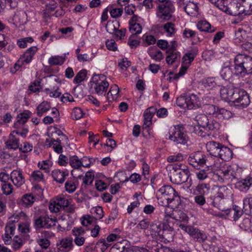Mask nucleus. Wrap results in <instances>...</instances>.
<instances>
[{
    "mask_svg": "<svg viewBox=\"0 0 252 252\" xmlns=\"http://www.w3.org/2000/svg\"><path fill=\"white\" fill-rule=\"evenodd\" d=\"M221 98L225 101L231 102L239 108H244L250 104L248 93L244 90L233 85L222 87L220 89Z\"/></svg>",
    "mask_w": 252,
    "mask_h": 252,
    "instance_id": "f257e3e1",
    "label": "nucleus"
},
{
    "mask_svg": "<svg viewBox=\"0 0 252 252\" xmlns=\"http://www.w3.org/2000/svg\"><path fill=\"white\" fill-rule=\"evenodd\" d=\"M157 198L158 204L163 207H177L181 203L180 196L169 185H164L159 188L157 193Z\"/></svg>",
    "mask_w": 252,
    "mask_h": 252,
    "instance_id": "f03ea898",
    "label": "nucleus"
},
{
    "mask_svg": "<svg viewBox=\"0 0 252 252\" xmlns=\"http://www.w3.org/2000/svg\"><path fill=\"white\" fill-rule=\"evenodd\" d=\"M242 168L237 164L230 165L225 163L219 175L215 176V181L220 183H228L234 180L238 179L242 176Z\"/></svg>",
    "mask_w": 252,
    "mask_h": 252,
    "instance_id": "7ed1b4c3",
    "label": "nucleus"
},
{
    "mask_svg": "<svg viewBox=\"0 0 252 252\" xmlns=\"http://www.w3.org/2000/svg\"><path fill=\"white\" fill-rule=\"evenodd\" d=\"M234 74L236 76L243 77L252 73V57L244 54L236 56L234 60Z\"/></svg>",
    "mask_w": 252,
    "mask_h": 252,
    "instance_id": "20e7f679",
    "label": "nucleus"
},
{
    "mask_svg": "<svg viewBox=\"0 0 252 252\" xmlns=\"http://www.w3.org/2000/svg\"><path fill=\"white\" fill-rule=\"evenodd\" d=\"M177 104L181 108L196 109L201 106L199 97L194 94L180 96L176 99Z\"/></svg>",
    "mask_w": 252,
    "mask_h": 252,
    "instance_id": "39448f33",
    "label": "nucleus"
},
{
    "mask_svg": "<svg viewBox=\"0 0 252 252\" xmlns=\"http://www.w3.org/2000/svg\"><path fill=\"white\" fill-rule=\"evenodd\" d=\"M91 86L98 95H104L109 87L106 77L103 74L94 75L90 82Z\"/></svg>",
    "mask_w": 252,
    "mask_h": 252,
    "instance_id": "423d86ee",
    "label": "nucleus"
},
{
    "mask_svg": "<svg viewBox=\"0 0 252 252\" xmlns=\"http://www.w3.org/2000/svg\"><path fill=\"white\" fill-rule=\"evenodd\" d=\"M169 138L170 140L177 144L183 145L185 144L188 140V137L182 125L175 126L170 131Z\"/></svg>",
    "mask_w": 252,
    "mask_h": 252,
    "instance_id": "0eeeda50",
    "label": "nucleus"
},
{
    "mask_svg": "<svg viewBox=\"0 0 252 252\" xmlns=\"http://www.w3.org/2000/svg\"><path fill=\"white\" fill-rule=\"evenodd\" d=\"M226 163L218 157L208 156L206 167L208 170L213 173V179L215 181V176L219 175Z\"/></svg>",
    "mask_w": 252,
    "mask_h": 252,
    "instance_id": "6e6552de",
    "label": "nucleus"
},
{
    "mask_svg": "<svg viewBox=\"0 0 252 252\" xmlns=\"http://www.w3.org/2000/svg\"><path fill=\"white\" fill-rule=\"evenodd\" d=\"M179 227L181 229L187 232L196 241L201 243L207 240L208 236L203 231L190 225H186L180 224Z\"/></svg>",
    "mask_w": 252,
    "mask_h": 252,
    "instance_id": "1a4fd4ad",
    "label": "nucleus"
},
{
    "mask_svg": "<svg viewBox=\"0 0 252 252\" xmlns=\"http://www.w3.org/2000/svg\"><path fill=\"white\" fill-rule=\"evenodd\" d=\"M57 219L55 217L50 218L47 215L41 216L34 219V226L36 230L41 228L49 229L56 225Z\"/></svg>",
    "mask_w": 252,
    "mask_h": 252,
    "instance_id": "9d476101",
    "label": "nucleus"
},
{
    "mask_svg": "<svg viewBox=\"0 0 252 252\" xmlns=\"http://www.w3.org/2000/svg\"><path fill=\"white\" fill-rule=\"evenodd\" d=\"M37 50L36 46H32L28 48L15 64L14 68L16 70H19L22 66L31 63Z\"/></svg>",
    "mask_w": 252,
    "mask_h": 252,
    "instance_id": "9b49d317",
    "label": "nucleus"
},
{
    "mask_svg": "<svg viewBox=\"0 0 252 252\" xmlns=\"http://www.w3.org/2000/svg\"><path fill=\"white\" fill-rule=\"evenodd\" d=\"M68 204L67 199L63 195H58L50 200L49 209L52 213H57L61 209H63L67 207Z\"/></svg>",
    "mask_w": 252,
    "mask_h": 252,
    "instance_id": "f8f14e48",
    "label": "nucleus"
},
{
    "mask_svg": "<svg viewBox=\"0 0 252 252\" xmlns=\"http://www.w3.org/2000/svg\"><path fill=\"white\" fill-rule=\"evenodd\" d=\"M174 11V7L172 3L166 2L158 6L157 16L162 21L168 20L171 18Z\"/></svg>",
    "mask_w": 252,
    "mask_h": 252,
    "instance_id": "ddd939ff",
    "label": "nucleus"
},
{
    "mask_svg": "<svg viewBox=\"0 0 252 252\" xmlns=\"http://www.w3.org/2000/svg\"><path fill=\"white\" fill-rule=\"evenodd\" d=\"M174 166L173 169L175 171L173 172L172 175L170 176V179L172 183L181 185L187 181L189 178V171L187 170H180L181 165Z\"/></svg>",
    "mask_w": 252,
    "mask_h": 252,
    "instance_id": "4468645a",
    "label": "nucleus"
},
{
    "mask_svg": "<svg viewBox=\"0 0 252 252\" xmlns=\"http://www.w3.org/2000/svg\"><path fill=\"white\" fill-rule=\"evenodd\" d=\"M208 156L200 152H197L190 155L188 161L189 164L195 168L198 169L204 165L206 166Z\"/></svg>",
    "mask_w": 252,
    "mask_h": 252,
    "instance_id": "2eb2a0df",
    "label": "nucleus"
},
{
    "mask_svg": "<svg viewBox=\"0 0 252 252\" xmlns=\"http://www.w3.org/2000/svg\"><path fill=\"white\" fill-rule=\"evenodd\" d=\"M245 10H246L244 1H242V3L233 2L229 7L227 14L243 18L244 16L247 15Z\"/></svg>",
    "mask_w": 252,
    "mask_h": 252,
    "instance_id": "dca6fc26",
    "label": "nucleus"
},
{
    "mask_svg": "<svg viewBox=\"0 0 252 252\" xmlns=\"http://www.w3.org/2000/svg\"><path fill=\"white\" fill-rule=\"evenodd\" d=\"M56 247L58 252H69L74 247L72 238L66 237L59 240Z\"/></svg>",
    "mask_w": 252,
    "mask_h": 252,
    "instance_id": "f3484780",
    "label": "nucleus"
},
{
    "mask_svg": "<svg viewBox=\"0 0 252 252\" xmlns=\"http://www.w3.org/2000/svg\"><path fill=\"white\" fill-rule=\"evenodd\" d=\"M162 229L158 240L167 243L173 240L175 234L174 229L168 223H162Z\"/></svg>",
    "mask_w": 252,
    "mask_h": 252,
    "instance_id": "a211bd4d",
    "label": "nucleus"
},
{
    "mask_svg": "<svg viewBox=\"0 0 252 252\" xmlns=\"http://www.w3.org/2000/svg\"><path fill=\"white\" fill-rule=\"evenodd\" d=\"M210 199L211 201V205L214 207H216L221 210L222 212H224L226 215H229L231 211L230 209H226L225 206V199L219 197L216 195H211Z\"/></svg>",
    "mask_w": 252,
    "mask_h": 252,
    "instance_id": "6ab92c4d",
    "label": "nucleus"
},
{
    "mask_svg": "<svg viewBox=\"0 0 252 252\" xmlns=\"http://www.w3.org/2000/svg\"><path fill=\"white\" fill-rule=\"evenodd\" d=\"M10 180L13 185L18 188L20 187L25 183L23 172L20 169L13 170L11 172Z\"/></svg>",
    "mask_w": 252,
    "mask_h": 252,
    "instance_id": "aec40b11",
    "label": "nucleus"
},
{
    "mask_svg": "<svg viewBox=\"0 0 252 252\" xmlns=\"http://www.w3.org/2000/svg\"><path fill=\"white\" fill-rule=\"evenodd\" d=\"M9 21L16 26L24 25L27 21L26 13L23 11H17L9 18Z\"/></svg>",
    "mask_w": 252,
    "mask_h": 252,
    "instance_id": "412c9836",
    "label": "nucleus"
},
{
    "mask_svg": "<svg viewBox=\"0 0 252 252\" xmlns=\"http://www.w3.org/2000/svg\"><path fill=\"white\" fill-rule=\"evenodd\" d=\"M220 80L218 77H206L200 81V84L207 90H212L220 86Z\"/></svg>",
    "mask_w": 252,
    "mask_h": 252,
    "instance_id": "4be33fe9",
    "label": "nucleus"
},
{
    "mask_svg": "<svg viewBox=\"0 0 252 252\" xmlns=\"http://www.w3.org/2000/svg\"><path fill=\"white\" fill-rule=\"evenodd\" d=\"M198 53L197 47H191L184 54L182 58V63L190 66Z\"/></svg>",
    "mask_w": 252,
    "mask_h": 252,
    "instance_id": "5701e85b",
    "label": "nucleus"
},
{
    "mask_svg": "<svg viewBox=\"0 0 252 252\" xmlns=\"http://www.w3.org/2000/svg\"><path fill=\"white\" fill-rule=\"evenodd\" d=\"M51 175L54 181L62 184L64 183L66 177L69 175V172L66 169L60 170L56 169L52 171Z\"/></svg>",
    "mask_w": 252,
    "mask_h": 252,
    "instance_id": "b1692460",
    "label": "nucleus"
},
{
    "mask_svg": "<svg viewBox=\"0 0 252 252\" xmlns=\"http://www.w3.org/2000/svg\"><path fill=\"white\" fill-rule=\"evenodd\" d=\"M220 75L223 79L226 80H229L233 75H235L230 63L226 62L223 63L220 71Z\"/></svg>",
    "mask_w": 252,
    "mask_h": 252,
    "instance_id": "393cba45",
    "label": "nucleus"
},
{
    "mask_svg": "<svg viewBox=\"0 0 252 252\" xmlns=\"http://www.w3.org/2000/svg\"><path fill=\"white\" fill-rule=\"evenodd\" d=\"M221 146V144L214 141L208 142L206 144V148L207 152L210 154L209 156L218 157Z\"/></svg>",
    "mask_w": 252,
    "mask_h": 252,
    "instance_id": "a878e982",
    "label": "nucleus"
},
{
    "mask_svg": "<svg viewBox=\"0 0 252 252\" xmlns=\"http://www.w3.org/2000/svg\"><path fill=\"white\" fill-rule=\"evenodd\" d=\"M157 108L155 107H150L146 109L144 112V124L143 126H150L152 125V119L156 112Z\"/></svg>",
    "mask_w": 252,
    "mask_h": 252,
    "instance_id": "bb28decb",
    "label": "nucleus"
},
{
    "mask_svg": "<svg viewBox=\"0 0 252 252\" xmlns=\"http://www.w3.org/2000/svg\"><path fill=\"white\" fill-rule=\"evenodd\" d=\"M252 185V177H248L246 179L237 182L236 188L240 191L246 192Z\"/></svg>",
    "mask_w": 252,
    "mask_h": 252,
    "instance_id": "cd10ccee",
    "label": "nucleus"
},
{
    "mask_svg": "<svg viewBox=\"0 0 252 252\" xmlns=\"http://www.w3.org/2000/svg\"><path fill=\"white\" fill-rule=\"evenodd\" d=\"M162 223L153 222L150 225V233L153 238L158 240L162 229Z\"/></svg>",
    "mask_w": 252,
    "mask_h": 252,
    "instance_id": "c85d7f7f",
    "label": "nucleus"
},
{
    "mask_svg": "<svg viewBox=\"0 0 252 252\" xmlns=\"http://www.w3.org/2000/svg\"><path fill=\"white\" fill-rule=\"evenodd\" d=\"M218 157L222 161H228L232 157V151L230 148L222 145L219 151V154H218Z\"/></svg>",
    "mask_w": 252,
    "mask_h": 252,
    "instance_id": "c756f323",
    "label": "nucleus"
},
{
    "mask_svg": "<svg viewBox=\"0 0 252 252\" xmlns=\"http://www.w3.org/2000/svg\"><path fill=\"white\" fill-rule=\"evenodd\" d=\"M35 201V197L31 193H26L19 200V203L25 207H30Z\"/></svg>",
    "mask_w": 252,
    "mask_h": 252,
    "instance_id": "7c9ffc66",
    "label": "nucleus"
},
{
    "mask_svg": "<svg viewBox=\"0 0 252 252\" xmlns=\"http://www.w3.org/2000/svg\"><path fill=\"white\" fill-rule=\"evenodd\" d=\"M196 27L201 32H213L216 29L212 27L211 24L206 20H200L196 23Z\"/></svg>",
    "mask_w": 252,
    "mask_h": 252,
    "instance_id": "2f4dec72",
    "label": "nucleus"
},
{
    "mask_svg": "<svg viewBox=\"0 0 252 252\" xmlns=\"http://www.w3.org/2000/svg\"><path fill=\"white\" fill-rule=\"evenodd\" d=\"M163 223H168L171 221V220H175L176 207H164ZM178 208V207H177Z\"/></svg>",
    "mask_w": 252,
    "mask_h": 252,
    "instance_id": "473e14b6",
    "label": "nucleus"
},
{
    "mask_svg": "<svg viewBox=\"0 0 252 252\" xmlns=\"http://www.w3.org/2000/svg\"><path fill=\"white\" fill-rule=\"evenodd\" d=\"M162 28L164 33L167 37L174 36L177 32L175 24L171 22H167L164 24Z\"/></svg>",
    "mask_w": 252,
    "mask_h": 252,
    "instance_id": "72a5a7b5",
    "label": "nucleus"
},
{
    "mask_svg": "<svg viewBox=\"0 0 252 252\" xmlns=\"http://www.w3.org/2000/svg\"><path fill=\"white\" fill-rule=\"evenodd\" d=\"M5 144L8 149L16 150L19 148V139L15 134L11 133Z\"/></svg>",
    "mask_w": 252,
    "mask_h": 252,
    "instance_id": "f704fd0d",
    "label": "nucleus"
},
{
    "mask_svg": "<svg viewBox=\"0 0 252 252\" xmlns=\"http://www.w3.org/2000/svg\"><path fill=\"white\" fill-rule=\"evenodd\" d=\"M51 108V103L47 101H43L36 108V113L38 117H41L49 111Z\"/></svg>",
    "mask_w": 252,
    "mask_h": 252,
    "instance_id": "c9c22d12",
    "label": "nucleus"
},
{
    "mask_svg": "<svg viewBox=\"0 0 252 252\" xmlns=\"http://www.w3.org/2000/svg\"><path fill=\"white\" fill-rule=\"evenodd\" d=\"M213 189L216 191L215 195L224 199L231 194V190L225 186H216Z\"/></svg>",
    "mask_w": 252,
    "mask_h": 252,
    "instance_id": "e433bc0d",
    "label": "nucleus"
},
{
    "mask_svg": "<svg viewBox=\"0 0 252 252\" xmlns=\"http://www.w3.org/2000/svg\"><path fill=\"white\" fill-rule=\"evenodd\" d=\"M198 7L196 3L193 2H189L185 6H184V10L189 15L194 16L198 14Z\"/></svg>",
    "mask_w": 252,
    "mask_h": 252,
    "instance_id": "4c0bfd02",
    "label": "nucleus"
},
{
    "mask_svg": "<svg viewBox=\"0 0 252 252\" xmlns=\"http://www.w3.org/2000/svg\"><path fill=\"white\" fill-rule=\"evenodd\" d=\"M211 188L209 184H200L196 187L194 193L204 196L209 194Z\"/></svg>",
    "mask_w": 252,
    "mask_h": 252,
    "instance_id": "58836bf2",
    "label": "nucleus"
},
{
    "mask_svg": "<svg viewBox=\"0 0 252 252\" xmlns=\"http://www.w3.org/2000/svg\"><path fill=\"white\" fill-rule=\"evenodd\" d=\"M88 71L85 69L80 70L76 75L73 79L74 84L80 85L82 82L87 80Z\"/></svg>",
    "mask_w": 252,
    "mask_h": 252,
    "instance_id": "ea45409f",
    "label": "nucleus"
},
{
    "mask_svg": "<svg viewBox=\"0 0 252 252\" xmlns=\"http://www.w3.org/2000/svg\"><path fill=\"white\" fill-rule=\"evenodd\" d=\"M243 202L244 212L252 215V195H248L244 198Z\"/></svg>",
    "mask_w": 252,
    "mask_h": 252,
    "instance_id": "a19ab883",
    "label": "nucleus"
},
{
    "mask_svg": "<svg viewBox=\"0 0 252 252\" xmlns=\"http://www.w3.org/2000/svg\"><path fill=\"white\" fill-rule=\"evenodd\" d=\"M182 34L184 38L195 39L196 38L198 42L201 41L200 38L198 36V32L189 28H186L183 30Z\"/></svg>",
    "mask_w": 252,
    "mask_h": 252,
    "instance_id": "79ce46f5",
    "label": "nucleus"
},
{
    "mask_svg": "<svg viewBox=\"0 0 252 252\" xmlns=\"http://www.w3.org/2000/svg\"><path fill=\"white\" fill-rule=\"evenodd\" d=\"M216 118L220 120L229 119L233 116L232 113L227 109L222 108H219Z\"/></svg>",
    "mask_w": 252,
    "mask_h": 252,
    "instance_id": "37998d69",
    "label": "nucleus"
},
{
    "mask_svg": "<svg viewBox=\"0 0 252 252\" xmlns=\"http://www.w3.org/2000/svg\"><path fill=\"white\" fill-rule=\"evenodd\" d=\"M180 53L179 52H172L169 53L166 58V63L169 65H172L174 63H179L180 59Z\"/></svg>",
    "mask_w": 252,
    "mask_h": 252,
    "instance_id": "c03bdc74",
    "label": "nucleus"
},
{
    "mask_svg": "<svg viewBox=\"0 0 252 252\" xmlns=\"http://www.w3.org/2000/svg\"><path fill=\"white\" fill-rule=\"evenodd\" d=\"M119 88L116 85L112 86L107 94V98L109 101L116 100L119 97Z\"/></svg>",
    "mask_w": 252,
    "mask_h": 252,
    "instance_id": "a18cd8bd",
    "label": "nucleus"
},
{
    "mask_svg": "<svg viewBox=\"0 0 252 252\" xmlns=\"http://www.w3.org/2000/svg\"><path fill=\"white\" fill-rule=\"evenodd\" d=\"M220 125L219 122L214 119H210L209 123L206 125L204 129L208 131L210 134L212 131H217L220 128Z\"/></svg>",
    "mask_w": 252,
    "mask_h": 252,
    "instance_id": "49530a36",
    "label": "nucleus"
},
{
    "mask_svg": "<svg viewBox=\"0 0 252 252\" xmlns=\"http://www.w3.org/2000/svg\"><path fill=\"white\" fill-rule=\"evenodd\" d=\"M44 92L51 97L57 98L61 96V92H60L59 86H54L52 88H45Z\"/></svg>",
    "mask_w": 252,
    "mask_h": 252,
    "instance_id": "de8ad7c7",
    "label": "nucleus"
},
{
    "mask_svg": "<svg viewBox=\"0 0 252 252\" xmlns=\"http://www.w3.org/2000/svg\"><path fill=\"white\" fill-rule=\"evenodd\" d=\"M65 62V58L63 56H52L48 59V63L51 66L59 65L63 64Z\"/></svg>",
    "mask_w": 252,
    "mask_h": 252,
    "instance_id": "09e8293b",
    "label": "nucleus"
},
{
    "mask_svg": "<svg viewBox=\"0 0 252 252\" xmlns=\"http://www.w3.org/2000/svg\"><path fill=\"white\" fill-rule=\"evenodd\" d=\"M31 112L29 111H26L19 114L17 117V122L16 125L24 124L27 122L30 118Z\"/></svg>",
    "mask_w": 252,
    "mask_h": 252,
    "instance_id": "8fccbe9b",
    "label": "nucleus"
},
{
    "mask_svg": "<svg viewBox=\"0 0 252 252\" xmlns=\"http://www.w3.org/2000/svg\"><path fill=\"white\" fill-rule=\"evenodd\" d=\"M30 180L35 182L44 181V175L40 170H34L30 175Z\"/></svg>",
    "mask_w": 252,
    "mask_h": 252,
    "instance_id": "3c124183",
    "label": "nucleus"
},
{
    "mask_svg": "<svg viewBox=\"0 0 252 252\" xmlns=\"http://www.w3.org/2000/svg\"><path fill=\"white\" fill-rule=\"evenodd\" d=\"M196 120L198 126H202L204 128L206 126V125L209 123V119L205 114H200L196 117Z\"/></svg>",
    "mask_w": 252,
    "mask_h": 252,
    "instance_id": "603ef678",
    "label": "nucleus"
},
{
    "mask_svg": "<svg viewBox=\"0 0 252 252\" xmlns=\"http://www.w3.org/2000/svg\"><path fill=\"white\" fill-rule=\"evenodd\" d=\"M240 228L245 231H252V222L249 218H245L239 224Z\"/></svg>",
    "mask_w": 252,
    "mask_h": 252,
    "instance_id": "864d4df0",
    "label": "nucleus"
},
{
    "mask_svg": "<svg viewBox=\"0 0 252 252\" xmlns=\"http://www.w3.org/2000/svg\"><path fill=\"white\" fill-rule=\"evenodd\" d=\"M65 190L69 193H72L75 191L77 189V186L74 179L68 180L64 185Z\"/></svg>",
    "mask_w": 252,
    "mask_h": 252,
    "instance_id": "5fc2aeb1",
    "label": "nucleus"
},
{
    "mask_svg": "<svg viewBox=\"0 0 252 252\" xmlns=\"http://www.w3.org/2000/svg\"><path fill=\"white\" fill-rule=\"evenodd\" d=\"M188 219L186 213L176 208L175 220L186 222L188 221Z\"/></svg>",
    "mask_w": 252,
    "mask_h": 252,
    "instance_id": "6e6d98bb",
    "label": "nucleus"
},
{
    "mask_svg": "<svg viewBox=\"0 0 252 252\" xmlns=\"http://www.w3.org/2000/svg\"><path fill=\"white\" fill-rule=\"evenodd\" d=\"M24 241L23 239L18 235L15 236L13 240L12 247L14 250H19L23 246Z\"/></svg>",
    "mask_w": 252,
    "mask_h": 252,
    "instance_id": "4d7b16f0",
    "label": "nucleus"
},
{
    "mask_svg": "<svg viewBox=\"0 0 252 252\" xmlns=\"http://www.w3.org/2000/svg\"><path fill=\"white\" fill-rule=\"evenodd\" d=\"M185 158L186 156L182 153H175L168 157L167 161L169 162H180L183 160Z\"/></svg>",
    "mask_w": 252,
    "mask_h": 252,
    "instance_id": "13d9d810",
    "label": "nucleus"
},
{
    "mask_svg": "<svg viewBox=\"0 0 252 252\" xmlns=\"http://www.w3.org/2000/svg\"><path fill=\"white\" fill-rule=\"evenodd\" d=\"M228 0H217L216 2L213 3L221 11L227 13L228 10Z\"/></svg>",
    "mask_w": 252,
    "mask_h": 252,
    "instance_id": "bf43d9fd",
    "label": "nucleus"
},
{
    "mask_svg": "<svg viewBox=\"0 0 252 252\" xmlns=\"http://www.w3.org/2000/svg\"><path fill=\"white\" fill-rule=\"evenodd\" d=\"M69 163L70 166L75 169H80L82 167L81 159L76 156L70 157Z\"/></svg>",
    "mask_w": 252,
    "mask_h": 252,
    "instance_id": "052dcab7",
    "label": "nucleus"
},
{
    "mask_svg": "<svg viewBox=\"0 0 252 252\" xmlns=\"http://www.w3.org/2000/svg\"><path fill=\"white\" fill-rule=\"evenodd\" d=\"M33 39L32 37H26L19 39L17 41V44L21 48H25L28 46V43H32Z\"/></svg>",
    "mask_w": 252,
    "mask_h": 252,
    "instance_id": "680f3d73",
    "label": "nucleus"
},
{
    "mask_svg": "<svg viewBox=\"0 0 252 252\" xmlns=\"http://www.w3.org/2000/svg\"><path fill=\"white\" fill-rule=\"evenodd\" d=\"M142 135L146 139H154V133L150 126H142Z\"/></svg>",
    "mask_w": 252,
    "mask_h": 252,
    "instance_id": "e2e57ef3",
    "label": "nucleus"
},
{
    "mask_svg": "<svg viewBox=\"0 0 252 252\" xmlns=\"http://www.w3.org/2000/svg\"><path fill=\"white\" fill-rule=\"evenodd\" d=\"M229 209L231 211L230 214L231 213L233 214L232 218L234 221L237 220L243 215V210H242L241 207L235 205L233 206L232 210Z\"/></svg>",
    "mask_w": 252,
    "mask_h": 252,
    "instance_id": "0e129e2a",
    "label": "nucleus"
},
{
    "mask_svg": "<svg viewBox=\"0 0 252 252\" xmlns=\"http://www.w3.org/2000/svg\"><path fill=\"white\" fill-rule=\"evenodd\" d=\"M149 54L150 57L156 62H160L163 59L162 52L158 49L150 51Z\"/></svg>",
    "mask_w": 252,
    "mask_h": 252,
    "instance_id": "69168bd1",
    "label": "nucleus"
},
{
    "mask_svg": "<svg viewBox=\"0 0 252 252\" xmlns=\"http://www.w3.org/2000/svg\"><path fill=\"white\" fill-rule=\"evenodd\" d=\"M129 31L132 34H137L141 32L142 26L139 23L129 24Z\"/></svg>",
    "mask_w": 252,
    "mask_h": 252,
    "instance_id": "338daca9",
    "label": "nucleus"
},
{
    "mask_svg": "<svg viewBox=\"0 0 252 252\" xmlns=\"http://www.w3.org/2000/svg\"><path fill=\"white\" fill-rule=\"evenodd\" d=\"M84 113L80 107H75L72 111L71 117L73 119L79 120L83 117Z\"/></svg>",
    "mask_w": 252,
    "mask_h": 252,
    "instance_id": "774afa93",
    "label": "nucleus"
}]
</instances>
